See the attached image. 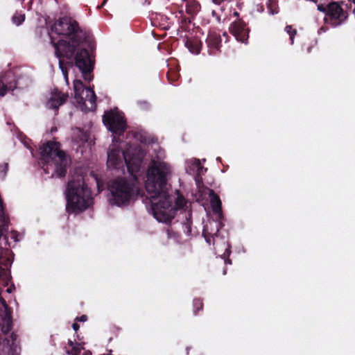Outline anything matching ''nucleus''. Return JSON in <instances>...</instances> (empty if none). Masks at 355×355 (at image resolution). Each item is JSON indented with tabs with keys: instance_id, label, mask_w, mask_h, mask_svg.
Masks as SVG:
<instances>
[{
	"instance_id": "nucleus-29",
	"label": "nucleus",
	"mask_w": 355,
	"mask_h": 355,
	"mask_svg": "<svg viewBox=\"0 0 355 355\" xmlns=\"http://www.w3.org/2000/svg\"><path fill=\"white\" fill-rule=\"evenodd\" d=\"M167 235L168 238L173 239L174 240H177L178 237V235L175 232L170 230H167Z\"/></svg>"
},
{
	"instance_id": "nucleus-26",
	"label": "nucleus",
	"mask_w": 355,
	"mask_h": 355,
	"mask_svg": "<svg viewBox=\"0 0 355 355\" xmlns=\"http://www.w3.org/2000/svg\"><path fill=\"white\" fill-rule=\"evenodd\" d=\"M285 31L290 36L291 44H293L294 42V37L297 33V31L291 26H286L285 27Z\"/></svg>"
},
{
	"instance_id": "nucleus-36",
	"label": "nucleus",
	"mask_w": 355,
	"mask_h": 355,
	"mask_svg": "<svg viewBox=\"0 0 355 355\" xmlns=\"http://www.w3.org/2000/svg\"><path fill=\"white\" fill-rule=\"evenodd\" d=\"M139 103L143 108H146L148 107L146 102H139Z\"/></svg>"
},
{
	"instance_id": "nucleus-18",
	"label": "nucleus",
	"mask_w": 355,
	"mask_h": 355,
	"mask_svg": "<svg viewBox=\"0 0 355 355\" xmlns=\"http://www.w3.org/2000/svg\"><path fill=\"white\" fill-rule=\"evenodd\" d=\"M206 42L209 48L214 50H218L221 46L220 36L214 32L209 33Z\"/></svg>"
},
{
	"instance_id": "nucleus-22",
	"label": "nucleus",
	"mask_w": 355,
	"mask_h": 355,
	"mask_svg": "<svg viewBox=\"0 0 355 355\" xmlns=\"http://www.w3.org/2000/svg\"><path fill=\"white\" fill-rule=\"evenodd\" d=\"M184 216L186 222L182 223V228L186 235L189 236L191 234V213L189 211L185 212Z\"/></svg>"
},
{
	"instance_id": "nucleus-38",
	"label": "nucleus",
	"mask_w": 355,
	"mask_h": 355,
	"mask_svg": "<svg viewBox=\"0 0 355 355\" xmlns=\"http://www.w3.org/2000/svg\"><path fill=\"white\" fill-rule=\"evenodd\" d=\"M107 0H104L102 3V4L101 6H98L97 8L98 9H100L101 8H102L107 2Z\"/></svg>"
},
{
	"instance_id": "nucleus-24",
	"label": "nucleus",
	"mask_w": 355,
	"mask_h": 355,
	"mask_svg": "<svg viewBox=\"0 0 355 355\" xmlns=\"http://www.w3.org/2000/svg\"><path fill=\"white\" fill-rule=\"evenodd\" d=\"M12 328V320L10 315H6L3 319V324L2 325V331L7 334Z\"/></svg>"
},
{
	"instance_id": "nucleus-31",
	"label": "nucleus",
	"mask_w": 355,
	"mask_h": 355,
	"mask_svg": "<svg viewBox=\"0 0 355 355\" xmlns=\"http://www.w3.org/2000/svg\"><path fill=\"white\" fill-rule=\"evenodd\" d=\"M12 239H13L15 241H19L20 240L19 236L16 232L12 233Z\"/></svg>"
},
{
	"instance_id": "nucleus-12",
	"label": "nucleus",
	"mask_w": 355,
	"mask_h": 355,
	"mask_svg": "<svg viewBox=\"0 0 355 355\" xmlns=\"http://www.w3.org/2000/svg\"><path fill=\"white\" fill-rule=\"evenodd\" d=\"M11 75V73H8L5 76V77L0 78V96H4L7 91L13 90L14 88H24L31 83V80L28 78L25 80L23 78H20L15 81L14 85L11 83L7 84L6 78H10Z\"/></svg>"
},
{
	"instance_id": "nucleus-9",
	"label": "nucleus",
	"mask_w": 355,
	"mask_h": 355,
	"mask_svg": "<svg viewBox=\"0 0 355 355\" xmlns=\"http://www.w3.org/2000/svg\"><path fill=\"white\" fill-rule=\"evenodd\" d=\"M103 121L107 128L114 134L121 135L126 128L123 114L117 109L105 112Z\"/></svg>"
},
{
	"instance_id": "nucleus-37",
	"label": "nucleus",
	"mask_w": 355,
	"mask_h": 355,
	"mask_svg": "<svg viewBox=\"0 0 355 355\" xmlns=\"http://www.w3.org/2000/svg\"><path fill=\"white\" fill-rule=\"evenodd\" d=\"M72 327L76 331L79 329V325L77 323H73Z\"/></svg>"
},
{
	"instance_id": "nucleus-32",
	"label": "nucleus",
	"mask_w": 355,
	"mask_h": 355,
	"mask_svg": "<svg viewBox=\"0 0 355 355\" xmlns=\"http://www.w3.org/2000/svg\"><path fill=\"white\" fill-rule=\"evenodd\" d=\"M318 10L327 14V8L324 7L322 5H318Z\"/></svg>"
},
{
	"instance_id": "nucleus-4",
	"label": "nucleus",
	"mask_w": 355,
	"mask_h": 355,
	"mask_svg": "<svg viewBox=\"0 0 355 355\" xmlns=\"http://www.w3.org/2000/svg\"><path fill=\"white\" fill-rule=\"evenodd\" d=\"M65 198L66 210L69 214L81 212L93 203L91 190L78 170L70 176L65 190Z\"/></svg>"
},
{
	"instance_id": "nucleus-15",
	"label": "nucleus",
	"mask_w": 355,
	"mask_h": 355,
	"mask_svg": "<svg viewBox=\"0 0 355 355\" xmlns=\"http://www.w3.org/2000/svg\"><path fill=\"white\" fill-rule=\"evenodd\" d=\"M67 98L68 95L67 94L54 89L48 97L46 106L49 109L56 110L67 101Z\"/></svg>"
},
{
	"instance_id": "nucleus-8",
	"label": "nucleus",
	"mask_w": 355,
	"mask_h": 355,
	"mask_svg": "<svg viewBox=\"0 0 355 355\" xmlns=\"http://www.w3.org/2000/svg\"><path fill=\"white\" fill-rule=\"evenodd\" d=\"M211 226L214 225L216 228V232L214 234L209 232V225L207 224L203 229L202 235L207 243L209 245L211 243V241H213V244L216 245L215 250L216 252H219L220 250L224 249L225 251L223 254L220 255L221 258L225 259V264H231L232 261L230 259H227L231 253L230 245V244L225 241L224 239H219L218 232L219 231V228L221 227V224L220 222H214L209 223Z\"/></svg>"
},
{
	"instance_id": "nucleus-13",
	"label": "nucleus",
	"mask_w": 355,
	"mask_h": 355,
	"mask_svg": "<svg viewBox=\"0 0 355 355\" xmlns=\"http://www.w3.org/2000/svg\"><path fill=\"white\" fill-rule=\"evenodd\" d=\"M230 33L235 37L236 40L241 43L246 44L248 39L249 29L242 21H236L230 26Z\"/></svg>"
},
{
	"instance_id": "nucleus-2",
	"label": "nucleus",
	"mask_w": 355,
	"mask_h": 355,
	"mask_svg": "<svg viewBox=\"0 0 355 355\" xmlns=\"http://www.w3.org/2000/svg\"><path fill=\"white\" fill-rule=\"evenodd\" d=\"M78 31L77 22L70 17H65L56 20L51 26L49 33L55 55L59 59V67L67 85V70L64 67L62 58H72L75 51L79 49L81 38Z\"/></svg>"
},
{
	"instance_id": "nucleus-16",
	"label": "nucleus",
	"mask_w": 355,
	"mask_h": 355,
	"mask_svg": "<svg viewBox=\"0 0 355 355\" xmlns=\"http://www.w3.org/2000/svg\"><path fill=\"white\" fill-rule=\"evenodd\" d=\"M3 349L8 355H18L20 352V347L17 342V336L12 333L10 336L6 338L3 343Z\"/></svg>"
},
{
	"instance_id": "nucleus-34",
	"label": "nucleus",
	"mask_w": 355,
	"mask_h": 355,
	"mask_svg": "<svg viewBox=\"0 0 355 355\" xmlns=\"http://www.w3.org/2000/svg\"><path fill=\"white\" fill-rule=\"evenodd\" d=\"M87 319V318L85 315H81L80 318H77V320L80 322H85Z\"/></svg>"
},
{
	"instance_id": "nucleus-7",
	"label": "nucleus",
	"mask_w": 355,
	"mask_h": 355,
	"mask_svg": "<svg viewBox=\"0 0 355 355\" xmlns=\"http://www.w3.org/2000/svg\"><path fill=\"white\" fill-rule=\"evenodd\" d=\"M74 98L78 107L84 112L96 110V95L94 90L85 87L79 80H73Z\"/></svg>"
},
{
	"instance_id": "nucleus-1",
	"label": "nucleus",
	"mask_w": 355,
	"mask_h": 355,
	"mask_svg": "<svg viewBox=\"0 0 355 355\" xmlns=\"http://www.w3.org/2000/svg\"><path fill=\"white\" fill-rule=\"evenodd\" d=\"M155 153L147 171L145 187L149 198L151 212L160 223H168L178 210H187L185 198L178 192L169 193L167 182L172 175V167L164 161V150L157 144H151Z\"/></svg>"
},
{
	"instance_id": "nucleus-33",
	"label": "nucleus",
	"mask_w": 355,
	"mask_h": 355,
	"mask_svg": "<svg viewBox=\"0 0 355 355\" xmlns=\"http://www.w3.org/2000/svg\"><path fill=\"white\" fill-rule=\"evenodd\" d=\"M327 27L322 26L318 31V34H321L322 33H325L327 31Z\"/></svg>"
},
{
	"instance_id": "nucleus-14",
	"label": "nucleus",
	"mask_w": 355,
	"mask_h": 355,
	"mask_svg": "<svg viewBox=\"0 0 355 355\" xmlns=\"http://www.w3.org/2000/svg\"><path fill=\"white\" fill-rule=\"evenodd\" d=\"M185 169L187 173L195 175L197 183L199 182V178L207 171V168L202 166L200 161L198 159L187 160Z\"/></svg>"
},
{
	"instance_id": "nucleus-10",
	"label": "nucleus",
	"mask_w": 355,
	"mask_h": 355,
	"mask_svg": "<svg viewBox=\"0 0 355 355\" xmlns=\"http://www.w3.org/2000/svg\"><path fill=\"white\" fill-rule=\"evenodd\" d=\"M75 62L76 67L82 73L84 80L88 82L91 81L93 79L91 72L94 62L89 52L85 49L78 51L75 55Z\"/></svg>"
},
{
	"instance_id": "nucleus-3",
	"label": "nucleus",
	"mask_w": 355,
	"mask_h": 355,
	"mask_svg": "<svg viewBox=\"0 0 355 355\" xmlns=\"http://www.w3.org/2000/svg\"><path fill=\"white\" fill-rule=\"evenodd\" d=\"M124 142H121L116 137H113L112 144L110 145L107 151V164L110 168L128 169L130 175L135 173H139L143 159L144 157V150L141 146H132L123 150L125 146Z\"/></svg>"
},
{
	"instance_id": "nucleus-20",
	"label": "nucleus",
	"mask_w": 355,
	"mask_h": 355,
	"mask_svg": "<svg viewBox=\"0 0 355 355\" xmlns=\"http://www.w3.org/2000/svg\"><path fill=\"white\" fill-rule=\"evenodd\" d=\"M185 46L191 53L198 54L200 51L202 44L198 39H190L187 40Z\"/></svg>"
},
{
	"instance_id": "nucleus-17",
	"label": "nucleus",
	"mask_w": 355,
	"mask_h": 355,
	"mask_svg": "<svg viewBox=\"0 0 355 355\" xmlns=\"http://www.w3.org/2000/svg\"><path fill=\"white\" fill-rule=\"evenodd\" d=\"M208 195L213 213L216 216L218 220L223 218L222 203L219 196L212 189H207Z\"/></svg>"
},
{
	"instance_id": "nucleus-5",
	"label": "nucleus",
	"mask_w": 355,
	"mask_h": 355,
	"mask_svg": "<svg viewBox=\"0 0 355 355\" xmlns=\"http://www.w3.org/2000/svg\"><path fill=\"white\" fill-rule=\"evenodd\" d=\"M42 160L44 162L42 168L52 177H63L67 173L69 159L60 145L56 141H47L40 148Z\"/></svg>"
},
{
	"instance_id": "nucleus-40",
	"label": "nucleus",
	"mask_w": 355,
	"mask_h": 355,
	"mask_svg": "<svg viewBox=\"0 0 355 355\" xmlns=\"http://www.w3.org/2000/svg\"><path fill=\"white\" fill-rule=\"evenodd\" d=\"M12 289H13V288H12V287H10V288H8L7 289V292H8V293H11V292L12 291Z\"/></svg>"
},
{
	"instance_id": "nucleus-25",
	"label": "nucleus",
	"mask_w": 355,
	"mask_h": 355,
	"mask_svg": "<svg viewBox=\"0 0 355 355\" xmlns=\"http://www.w3.org/2000/svg\"><path fill=\"white\" fill-rule=\"evenodd\" d=\"M25 19V15L21 13H15L12 17V21L17 26H19Z\"/></svg>"
},
{
	"instance_id": "nucleus-30",
	"label": "nucleus",
	"mask_w": 355,
	"mask_h": 355,
	"mask_svg": "<svg viewBox=\"0 0 355 355\" xmlns=\"http://www.w3.org/2000/svg\"><path fill=\"white\" fill-rule=\"evenodd\" d=\"M140 141L141 142L144 144V145H148L147 148H148V150L149 151L150 150V144L149 142L148 141V140L144 137V138H142V136L140 138Z\"/></svg>"
},
{
	"instance_id": "nucleus-6",
	"label": "nucleus",
	"mask_w": 355,
	"mask_h": 355,
	"mask_svg": "<svg viewBox=\"0 0 355 355\" xmlns=\"http://www.w3.org/2000/svg\"><path fill=\"white\" fill-rule=\"evenodd\" d=\"M130 175V178H119L112 180L109 186L111 193L110 201L117 206L127 205L134 201L139 194L137 175Z\"/></svg>"
},
{
	"instance_id": "nucleus-28",
	"label": "nucleus",
	"mask_w": 355,
	"mask_h": 355,
	"mask_svg": "<svg viewBox=\"0 0 355 355\" xmlns=\"http://www.w3.org/2000/svg\"><path fill=\"white\" fill-rule=\"evenodd\" d=\"M202 308V302L200 300L196 299L193 300V311L196 314L197 311Z\"/></svg>"
},
{
	"instance_id": "nucleus-43",
	"label": "nucleus",
	"mask_w": 355,
	"mask_h": 355,
	"mask_svg": "<svg viewBox=\"0 0 355 355\" xmlns=\"http://www.w3.org/2000/svg\"><path fill=\"white\" fill-rule=\"evenodd\" d=\"M96 183H97L98 187H99V184H98V181L96 182Z\"/></svg>"
},
{
	"instance_id": "nucleus-41",
	"label": "nucleus",
	"mask_w": 355,
	"mask_h": 355,
	"mask_svg": "<svg viewBox=\"0 0 355 355\" xmlns=\"http://www.w3.org/2000/svg\"><path fill=\"white\" fill-rule=\"evenodd\" d=\"M225 274H226V269H225V270H223V275H225Z\"/></svg>"
},
{
	"instance_id": "nucleus-42",
	"label": "nucleus",
	"mask_w": 355,
	"mask_h": 355,
	"mask_svg": "<svg viewBox=\"0 0 355 355\" xmlns=\"http://www.w3.org/2000/svg\"><path fill=\"white\" fill-rule=\"evenodd\" d=\"M223 35H224V36H227V33H223Z\"/></svg>"
},
{
	"instance_id": "nucleus-21",
	"label": "nucleus",
	"mask_w": 355,
	"mask_h": 355,
	"mask_svg": "<svg viewBox=\"0 0 355 355\" xmlns=\"http://www.w3.org/2000/svg\"><path fill=\"white\" fill-rule=\"evenodd\" d=\"M200 10V6L196 0H188L186 4L187 12L189 15H196Z\"/></svg>"
},
{
	"instance_id": "nucleus-35",
	"label": "nucleus",
	"mask_w": 355,
	"mask_h": 355,
	"mask_svg": "<svg viewBox=\"0 0 355 355\" xmlns=\"http://www.w3.org/2000/svg\"><path fill=\"white\" fill-rule=\"evenodd\" d=\"M0 304L5 308H7V304L6 301L0 296Z\"/></svg>"
},
{
	"instance_id": "nucleus-11",
	"label": "nucleus",
	"mask_w": 355,
	"mask_h": 355,
	"mask_svg": "<svg viewBox=\"0 0 355 355\" xmlns=\"http://www.w3.org/2000/svg\"><path fill=\"white\" fill-rule=\"evenodd\" d=\"M347 18V12L343 11L338 3L334 2L327 6V14L324 18V21L326 24L336 27L340 25Z\"/></svg>"
},
{
	"instance_id": "nucleus-27",
	"label": "nucleus",
	"mask_w": 355,
	"mask_h": 355,
	"mask_svg": "<svg viewBox=\"0 0 355 355\" xmlns=\"http://www.w3.org/2000/svg\"><path fill=\"white\" fill-rule=\"evenodd\" d=\"M8 164H0V178L4 179L7 171H8Z\"/></svg>"
},
{
	"instance_id": "nucleus-19",
	"label": "nucleus",
	"mask_w": 355,
	"mask_h": 355,
	"mask_svg": "<svg viewBox=\"0 0 355 355\" xmlns=\"http://www.w3.org/2000/svg\"><path fill=\"white\" fill-rule=\"evenodd\" d=\"M72 138L76 143H85L88 141L89 135L80 128H76L72 130Z\"/></svg>"
},
{
	"instance_id": "nucleus-23",
	"label": "nucleus",
	"mask_w": 355,
	"mask_h": 355,
	"mask_svg": "<svg viewBox=\"0 0 355 355\" xmlns=\"http://www.w3.org/2000/svg\"><path fill=\"white\" fill-rule=\"evenodd\" d=\"M68 345L71 347V350H67V354L69 355H78L81 347L80 344L77 343H73L72 340H69Z\"/></svg>"
},
{
	"instance_id": "nucleus-39",
	"label": "nucleus",
	"mask_w": 355,
	"mask_h": 355,
	"mask_svg": "<svg viewBox=\"0 0 355 355\" xmlns=\"http://www.w3.org/2000/svg\"><path fill=\"white\" fill-rule=\"evenodd\" d=\"M233 15H234V17H239V12H238L237 11H234V12H233Z\"/></svg>"
}]
</instances>
